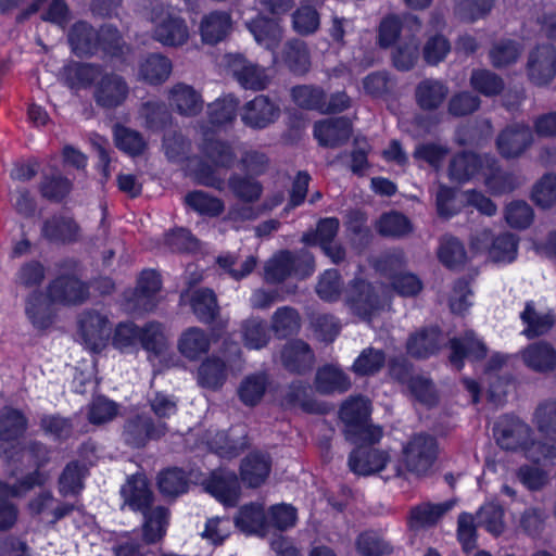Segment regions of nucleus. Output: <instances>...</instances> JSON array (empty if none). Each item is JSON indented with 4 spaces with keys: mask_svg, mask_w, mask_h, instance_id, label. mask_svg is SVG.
<instances>
[{
    "mask_svg": "<svg viewBox=\"0 0 556 556\" xmlns=\"http://www.w3.org/2000/svg\"><path fill=\"white\" fill-rule=\"evenodd\" d=\"M167 430L164 421H154L150 416L140 414L126 420L123 439L131 447H142L150 440L163 437Z\"/></svg>",
    "mask_w": 556,
    "mask_h": 556,
    "instance_id": "f8f14e48",
    "label": "nucleus"
},
{
    "mask_svg": "<svg viewBox=\"0 0 556 556\" xmlns=\"http://www.w3.org/2000/svg\"><path fill=\"white\" fill-rule=\"evenodd\" d=\"M270 468L269 455L260 452L251 453L241 463V480L250 488H257L266 481Z\"/></svg>",
    "mask_w": 556,
    "mask_h": 556,
    "instance_id": "c85d7f7f",
    "label": "nucleus"
},
{
    "mask_svg": "<svg viewBox=\"0 0 556 556\" xmlns=\"http://www.w3.org/2000/svg\"><path fill=\"white\" fill-rule=\"evenodd\" d=\"M48 296L52 303L80 304L89 296L88 287L75 277L63 276L48 287Z\"/></svg>",
    "mask_w": 556,
    "mask_h": 556,
    "instance_id": "a211bd4d",
    "label": "nucleus"
},
{
    "mask_svg": "<svg viewBox=\"0 0 556 556\" xmlns=\"http://www.w3.org/2000/svg\"><path fill=\"white\" fill-rule=\"evenodd\" d=\"M494 155L462 152L454 155L448 164V177L452 181L466 182L475 175L484 173L485 168H492Z\"/></svg>",
    "mask_w": 556,
    "mask_h": 556,
    "instance_id": "2eb2a0df",
    "label": "nucleus"
},
{
    "mask_svg": "<svg viewBox=\"0 0 556 556\" xmlns=\"http://www.w3.org/2000/svg\"><path fill=\"white\" fill-rule=\"evenodd\" d=\"M240 336L244 346L249 350L264 349L270 341L266 321L260 317H249L242 320Z\"/></svg>",
    "mask_w": 556,
    "mask_h": 556,
    "instance_id": "79ce46f5",
    "label": "nucleus"
},
{
    "mask_svg": "<svg viewBox=\"0 0 556 556\" xmlns=\"http://www.w3.org/2000/svg\"><path fill=\"white\" fill-rule=\"evenodd\" d=\"M81 230L76 220L70 216L53 215L41 226V236L49 242L71 244L80 239Z\"/></svg>",
    "mask_w": 556,
    "mask_h": 556,
    "instance_id": "f3484780",
    "label": "nucleus"
},
{
    "mask_svg": "<svg viewBox=\"0 0 556 556\" xmlns=\"http://www.w3.org/2000/svg\"><path fill=\"white\" fill-rule=\"evenodd\" d=\"M452 507V502L417 505L410 509L408 526L414 531L433 527Z\"/></svg>",
    "mask_w": 556,
    "mask_h": 556,
    "instance_id": "c9c22d12",
    "label": "nucleus"
},
{
    "mask_svg": "<svg viewBox=\"0 0 556 556\" xmlns=\"http://www.w3.org/2000/svg\"><path fill=\"white\" fill-rule=\"evenodd\" d=\"M386 364V353L382 350L364 349L354 361L351 370L361 377L374 376L379 372Z\"/></svg>",
    "mask_w": 556,
    "mask_h": 556,
    "instance_id": "6e6d98bb",
    "label": "nucleus"
},
{
    "mask_svg": "<svg viewBox=\"0 0 556 556\" xmlns=\"http://www.w3.org/2000/svg\"><path fill=\"white\" fill-rule=\"evenodd\" d=\"M377 230L381 236L401 238L413 231L409 219L401 213L390 212L380 216Z\"/></svg>",
    "mask_w": 556,
    "mask_h": 556,
    "instance_id": "13d9d810",
    "label": "nucleus"
},
{
    "mask_svg": "<svg viewBox=\"0 0 556 556\" xmlns=\"http://www.w3.org/2000/svg\"><path fill=\"white\" fill-rule=\"evenodd\" d=\"M200 149L203 156L216 167L230 168L237 160L232 146L218 138H205Z\"/></svg>",
    "mask_w": 556,
    "mask_h": 556,
    "instance_id": "ea45409f",
    "label": "nucleus"
},
{
    "mask_svg": "<svg viewBox=\"0 0 556 556\" xmlns=\"http://www.w3.org/2000/svg\"><path fill=\"white\" fill-rule=\"evenodd\" d=\"M420 21L413 14L404 15L403 20L396 15H389L380 23L379 43L387 48L395 42L401 29H407L414 36L420 31Z\"/></svg>",
    "mask_w": 556,
    "mask_h": 556,
    "instance_id": "7c9ffc66",
    "label": "nucleus"
},
{
    "mask_svg": "<svg viewBox=\"0 0 556 556\" xmlns=\"http://www.w3.org/2000/svg\"><path fill=\"white\" fill-rule=\"evenodd\" d=\"M139 342L148 352L161 354L167 348L164 326L159 321L147 323L140 328Z\"/></svg>",
    "mask_w": 556,
    "mask_h": 556,
    "instance_id": "bf43d9fd",
    "label": "nucleus"
},
{
    "mask_svg": "<svg viewBox=\"0 0 556 556\" xmlns=\"http://www.w3.org/2000/svg\"><path fill=\"white\" fill-rule=\"evenodd\" d=\"M299 260L312 262L313 256L307 252L292 253L287 250L278 252L265 266V280L273 283L283 281L298 270Z\"/></svg>",
    "mask_w": 556,
    "mask_h": 556,
    "instance_id": "4be33fe9",
    "label": "nucleus"
},
{
    "mask_svg": "<svg viewBox=\"0 0 556 556\" xmlns=\"http://www.w3.org/2000/svg\"><path fill=\"white\" fill-rule=\"evenodd\" d=\"M340 419L344 424V435L355 445H370L380 441L382 429L369 422L370 403L364 396H351L340 408Z\"/></svg>",
    "mask_w": 556,
    "mask_h": 556,
    "instance_id": "f03ea898",
    "label": "nucleus"
},
{
    "mask_svg": "<svg viewBox=\"0 0 556 556\" xmlns=\"http://www.w3.org/2000/svg\"><path fill=\"white\" fill-rule=\"evenodd\" d=\"M494 433L503 450L522 452L533 463L556 462V443L536 440L533 429L517 416H503L496 422Z\"/></svg>",
    "mask_w": 556,
    "mask_h": 556,
    "instance_id": "f257e3e1",
    "label": "nucleus"
},
{
    "mask_svg": "<svg viewBox=\"0 0 556 556\" xmlns=\"http://www.w3.org/2000/svg\"><path fill=\"white\" fill-rule=\"evenodd\" d=\"M27 427V419L21 410L12 407L0 409V440L9 442L21 437Z\"/></svg>",
    "mask_w": 556,
    "mask_h": 556,
    "instance_id": "864d4df0",
    "label": "nucleus"
},
{
    "mask_svg": "<svg viewBox=\"0 0 556 556\" xmlns=\"http://www.w3.org/2000/svg\"><path fill=\"white\" fill-rule=\"evenodd\" d=\"M268 384L269 377L264 371L248 375L238 387V396L244 405L255 406L262 401Z\"/></svg>",
    "mask_w": 556,
    "mask_h": 556,
    "instance_id": "37998d69",
    "label": "nucleus"
},
{
    "mask_svg": "<svg viewBox=\"0 0 556 556\" xmlns=\"http://www.w3.org/2000/svg\"><path fill=\"white\" fill-rule=\"evenodd\" d=\"M309 386L303 381L291 382L286 389L281 404L286 407H300L307 413L320 412V405L309 396Z\"/></svg>",
    "mask_w": 556,
    "mask_h": 556,
    "instance_id": "a18cd8bd",
    "label": "nucleus"
},
{
    "mask_svg": "<svg viewBox=\"0 0 556 556\" xmlns=\"http://www.w3.org/2000/svg\"><path fill=\"white\" fill-rule=\"evenodd\" d=\"M170 73L172 62L160 54L149 55L139 67V77L151 85L162 84Z\"/></svg>",
    "mask_w": 556,
    "mask_h": 556,
    "instance_id": "8fccbe9b",
    "label": "nucleus"
},
{
    "mask_svg": "<svg viewBox=\"0 0 556 556\" xmlns=\"http://www.w3.org/2000/svg\"><path fill=\"white\" fill-rule=\"evenodd\" d=\"M38 190L42 198L52 201H62L72 190V182L59 173L43 175Z\"/></svg>",
    "mask_w": 556,
    "mask_h": 556,
    "instance_id": "4d7b16f0",
    "label": "nucleus"
},
{
    "mask_svg": "<svg viewBox=\"0 0 556 556\" xmlns=\"http://www.w3.org/2000/svg\"><path fill=\"white\" fill-rule=\"evenodd\" d=\"M205 490L225 506L233 507L240 498L241 488L233 472H214L205 483Z\"/></svg>",
    "mask_w": 556,
    "mask_h": 556,
    "instance_id": "412c9836",
    "label": "nucleus"
},
{
    "mask_svg": "<svg viewBox=\"0 0 556 556\" xmlns=\"http://www.w3.org/2000/svg\"><path fill=\"white\" fill-rule=\"evenodd\" d=\"M523 364L535 372H549L556 368V350L545 341L529 344L520 352Z\"/></svg>",
    "mask_w": 556,
    "mask_h": 556,
    "instance_id": "b1692460",
    "label": "nucleus"
},
{
    "mask_svg": "<svg viewBox=\"0 0 556 556\" xmlns=\"http://www.w3.org/2000/svg\"><path fill=\"white\" fill-rule=\"evenodd\" d=\"M390 460L387 452L376 448H364L358 445L349 457V467L356 475L369 476L381 471Z\"/></svg>",
    "mask_w": 556,
    "mask_h": 556,
    "instance_id": "5701e85b",
    "label": "nucleus"
},
{
    "mask_svg": "<svg viewBox=\"0 0 556 556\" xmlns=\"http://www.w3.org/2000/svg\"><path fill=\"white\" fill-rule=\"evenodd\" d=\"M43 481V476L36 470L27 475L14 485L0 482V531L11 529L17 521L18 517L16 506L8 502V498L22 496L35 485L42 484Z\"/></svg>",
    "mask_w": 556,
    "mask_h": 556,
    "instance_id": "6e6552de",
    "label": "nucleus"
},
{
    "mask_svg": "<svg viewBox=\"0 0 556 556\" xmlns=\"http://www.w3.org/2000/svg\"><path fill=\"white\" fill-rule=\"evenodd\" d=\"M301 328L299 312L290 306L279 307L270 318V330L279 339L296 333Z\"/></svg>",
    "mask_w": 556,
    "mask_h": 556,
    "instance_id": "de8ad7c7",
    "label": "nucleus"
},
{
    "mask_svg": "<svg viewBox=\"0 0 556 556\" xmlns=\"http://www.w3.org/2000/svg\"><path fill=\"white\" fill-rule=\"evenodd\" d=\"M532 422L542 434L556 435V400L540 402L532 414Z\"/></svg>",
    "mask_w": 556,
    "mask_h": 556,
    "instance_id": "052dcab7",
    "label": "nucleus"
},
{
    "mask_svg": "<svg viewBox=\"0 0 556 556\" xmlns=\"http://www.w3.org/2000/svg\"><path fill=\"white\" fill-rule=\"evenodd\" d=\"M283 62L296 75H303L311 67V58L307 46L300 39L289 40L283 48Z\"/></svg>",
    "mask_w": 556,
    "mask_h": 556,
    "instance_id": "49530a36",
    "label": "nucleus"
},
{
    "mask_svg": "<svg viewBox=\"0 0 556 556\" xmlns=\"http://www.w3.org/2000/svg\"><path fill=\"white\" fill-rule=\"evenodd\" d=\"M314 384L316 391L321 394L344 393L352 386L349 375L333 364L317 369Z\"/></svg>",
    "mask_w": 556,
    "mask_h": 556,
    "instance_id": "bb28decb",
    "label": "nucleus"
},
{
    "mask_svg": "<svg viewBox=\"0 0 556 556\" xmlns=\"http://www.w3.org/2000/svg\"><path fill=\"white\" fill-rule=\"evenodd\" d=\"M232 29L231 16L227 12L214 11L204 15L200 23L202 41L216 45L225 40Z\"/></svg>",
    "mask_w": 556,
    "mask_h": 556,
    "instance_id": "cd10ccee",
    "label": "nucleus"
},
{
    "mask_svg": "<svg viewBox=\"0 0 556 556\" xmlns=\"http://www.w3.org/2000/svg\"><path fill=\"white\" fill-rule=\"evenodd\" d=\"M526 73L533 85H548L556 76V48L551 43H543L531 49L527 58Z\"/></svg>",
    "mask_w": 556,
    "mask_h": 556,
    "instance_id": "1a4fd4ad",
    "label": "nucleus"
},
{
    "mask_svg": "<svg viewBox=\"0 0 556 556\" xmlns=\"http://www.w3.org/2000/svg\"><path fill=\"white\" fill-rule=\"evenodd\" d=\"M129 86L125 78L115 73L101 72L93 88L96 104L104 110H113L125 103Z\"/></svg>",
    "mask_w": 556,
    "mask_h": 556,
    "instance_id": "9d476101",
    "label": "nucleus"
},
{
    "mask_svg": "<svg viewBox=\"0 0 556 556\" xmlns=\"http://www.w3.org/2000/svg\"><path fill=\"white\" fill-rule=\"evenodd\" d=\"M167 100L173 111L186 117L199 115L204 106L200 91L186 83L174 84L167 91Z\"/></svg>",
    "mask_w": 556,
    "mask_h": 556,
    "instance_id": "dca6fc26",
    "label": "nucleus"
},
{
    "mask_svg": "<svg viewBox=\"0 0 556 556\" xmlns=\"http://www.w3.org/2000/svg\"><path fill=\"white\" fill-rule=\"evenodd\" d=\"M211 349V338L208 333L200 327H189L185 329L178 340L177 350L188 361H198L201 356L208 353Z\"/></svg>",
    "mask_w": 556,
    "mask_h": 556,
    "instance_id": "393cba45",
    "label": "nucleus"
},
{
    "mask_svg": "<svg viewBox=\"0 0 556 556\" xmlns=\"http://www.w3.org/2000/svg\"><path fill=\"white\" fill-rule=\"evenodd\" d=\"M356 549L362 556H383L392 553V546L379 533L366 531L356 539Z\"/></svg>",
    "mask_w": 556,
    "mask_h": 556,
    "instance_id": "69168bd1",
    "label": "nucleus"
},
{
    "mask_svg": "<svg viewBox=\"0 0 556 556\" xmlns=\"http://www.w3.org/2000/svg\"><path fill=\"white\" fill-rule=\"evenodd\" d=\"M227 187L232 195L245 204L257 202L263 194V185L249 174L232 173L228 180Z\"/></svg>",
    "mask_w": 556,
    "mask_h": 556,
    "instance_id": "f704fd0d",
    "label": "nucleus"
},
{
    "mask_svg": "<svg viewBox=\"0 0 556 556\" xmlns=\"http://www.w3.org/2000/svg\"><path fill=\"white\" fill-rule=\"evenodd\" d=\"M495 143L502 157L518 159L533 144V134L526 124H511L500 131Z\"/></svg>",
    "mask_w": 556,
    "mask_h": 556,
    "instance_id": "4468645a",
    "label": "nucleus"
},
{
    "mask_svg": "<svg viewBox=\"0 0 556 556\" xmlns=\"http://www.w3.org/2000/svg\"><path fill=\"white\" fill-rule=\"evenodd\" d=\"M352 132V125L346 117L319 121L314 125V137L320 146L337 148L346 142Z\"/></svg>",
    "mask_w": 556,
    "mask_h": 556,
    "instance_id": "6ab92c4d",
    "label": "nucleus"
},
{
    "mask_svg": "<svg viewBox=\"0 0 556 556\" xmlns=\"http://www.w3.org/2000/svg\"><path fill=\"white\" fill-rule=\"evenodd\" d=\"M78 333L87 349L99 352L111 337L112 324L101 312L87 309L78 317Z\"/></svg>",
    "mask_w": 556,
    "mask_h": 556,
    "instance_id": "0eeeda50",
    "label": "nucleus"
},
{
    "mask_svg": "<svg viewBox=\"0 0 556 556\" xmlns=\"http://www.w3.org/2000/svg\"><path fill=\"white\" fill-rule=\"evenodd\" d=\"M283 367L293 374L309 371L315 363V356L309 345L302 340L286 343L280 352Z\"/></svg>",
    "mask_w": 556,
    "mask_h": 556,
    "instance_id": "aec40b11",
    "label": "nucleus"
},
{
    "mask_svg": "<svg viewBox=\"0 0 556 556\" xmlns=\"http://www.w3.org/2000/svg\"><path fill=\"white\" fill-rule=\"evenodd\" d=\"M185 202L195 212L210 216H218L225 208L224 202L220 199L201 190L187 193Z\"/></svg>",
    "mask_w": 556,
    "mask_h": 556,
    "instance_id": "e2e57ef3",
    "label": "nucleus"
},
{
    "mask_svg": "<svg viewBox=\"0 0 556 556\" xmlns=\"http://www.w3.org/2000/svg\"><path fill=\"white\" fill-rule=\"evenodd\" d=\"M345 304L358 318L370 321L384 307L378 290L368 281L353 279L344 292Z\"/></svg>",
    "mask_w": 556,
    "mask_h": 556,
    "instance_id": "20e7f679",
    "label": "nucleus"
},
{
    "mask_svg": "<svg viewBox=\"0 0 556 556\" xmlns=\"http://www.w3.org/2000/svg\"><path fill=\"white\" fill-rule=\"evenodd\" d=\"M144 522L142 526L143 539L147 543H154L163 538L168 525V510L156 506L143 510Z\"/></svg>",
    "mask_w": 556,
    "mask_h": 556,
    "instance_id": "603ef678",
    "label": "nucleus"
},
{
    "mask_svg": "<svg viewBox=\"0 0 556 556\" xmlns=\"http://www.w3.org/2000/svg\"><path fill=\"white\" fill-rule=\"evenodd\" d=\"M266 522L263 506L253 503L242 506L235 518L236 527L249 534L263 530Z\"/></svg>",
    "mask_w": 556,
    "mask_h": 556,
    "instance_id": "5fc2aeb1",
    "label": "nucleus"
},
{
    "mask_svg": "<svg viewBox=\"0 0 556 556\" xmlns=\"http://www.w3.org/2000/svg\"><path fill=\"white\" fill-rule=\"evenodd\" d=\"M520 318L522 323L527 325L522 333L529 339L546 333L554 325V315L551 313L536 312L533 302L526 304Z\"/></svg>",
    "mask_w": 556,
    "mask_h": 556,
    "instance_id": "09e8293b",
    "label": "nucleus"
},
{
    "mask_svg": "<svg viewBox=\"0 0 556 556\" xmlns=\"http://www.w3.org/2000/svg\"><path fill=\"white\" fill-rule=\"evenodd\" d=\"M189 304L193 314L202 324L210 325L219 316L220 307L217 296L211 289L201 288L194 290L189 298Z\"/></svg>",
    "mask_w": 556,
    "mask_h": 556,
    "instance_id": "2f4dec72",
    "label": "nucleus"
},
{
    "mask_svg": "<svg viewBox=\"0 0 556 556\" xmlns=\"http://www.w3.org/2000/svg\"><path fill=\"white\" fill-rule=\"evenodd\" d=\"M238 105L239 100L231 94L217 99L207 108L210 122L218 126L231 123L237 116Z\"/></svg>",
    "mask_w": 556,
    "mask_h": 556,
    "instance_id": "680f3d73",
    "label": "nucleus"
},
{
    "mask_svg": "<svg viewBox=\"0 0 556 556\" xmlns=\"http://www.w3.org/2000/svg\"><path fill=\"white\" fill-rule=\"evenodd\" d=\"M225 60L227 71L243 89L262 91L269 86L271 76L266 67L248 60L242 54H227Z\"/></svg>",
    "mask_w": 556,
    "mask_h": 556,
    "instance_id": "39448f33",
    "label": "nucleus"
},
{
    "mask_svg": "<svg viewBox=\"0 0 556 556\" xmlns=\"http://www.w3.org/2000/svg\"><path fill=\"white\" fill-rule=\"evenodd\" d=\"M442 340L438 328L420 329L409 336L406 342L407 353L416 358H427L439 351Z\"/></svg>",
    "mask_w": 556,
    "mask_h": 556,
    "instance_id": "c756f323",
    "label": "nucleus"
},
{
    "mask_svg": "<svg viewBox=\"0 0 556 556\" xmlns=\"http://www.w3.org/2000/svg\"><path fill=\"white\" fill-rule=\"evenodd\" d=\"M68 42L75 54H92L99 47L98 31L88 23L79 21L71 27Z\"/></svg>",
    "mask_w": 556,
    "mask_h": 556,
    "instance_id": "58836bf2",
    "label": "nucleus"
},
{
    "mask_svg": "<svg viewBox=\"0 0 556 556\" xmlns=\"http://www.w3.org/2000/svg\"><path fill=\"white\" fill-rule=\"evenodd\" d=\"M504 510L494 503H488L477 513V526L483 527L491 534L498 536L505 530Z\"/></svg>",
    "mask_w": 556,
    "mask_h": 556,
    "instance_id": "0e129e2a",
    "label": "nucleus"
},
{
    "mask_svg": "<svg viewBox=\"0 0 556 556\" xmlns=\"http://www.w3.org/2000/svg\"><path fill=\"white\" fill-rule=\"evenodd\" d=\"M227 367L225 362L211 356L205 358L198 368V383L208 390H218L227 380Z\"/></svg>",
    "mask_w": 556,
    "mask_h": 556,
    "instance_id": "a19ab883",
    "label": "nucleus"
},
{
    "mask_svg": "<svg viewBox=\"0 0 556 556\" xmlns=\"http://www.w3.org/2000/svg\"><path fill=\"white\" fill-rule=\"evenodd\" d=\"M438 454V442L432 435L415 434L404 444L401 464L394 466L393 476L401 477L404 472L403 466L406 471L417 477L427 476L431 471Z\"/></svg>",
    "mask_w": 556,
    "mask_h": 556,
    "instance_id": "7ed1b4c3",
    "label": "nucleus"
},
{
    "mask_svg": "<svg viewBox=\"0 0 556 556\" xmlns=\"http://www.w3.org/2000/svg\"><path fill=\"white\" fill-rule=\"evenodd\" d=\"M450 348L452 350L450 362L458 370L463 367L465 357L481 359L488 352L485 344L476 338L473 331H466L463 337L453 338L450 341Z\"/></svg>",
    "mask_w": 556,
    "mask_h": 556,
    "instance_id": "a878e982",
    "label": "nucleus"
},
{
    "mask_svg": "<svg viewBox=\"0 0 556 556\" xmlns=\"http://www.w3.org/2000/svg\"><path fill=\"white\" fill-rule=\"evenodd\" d=\"M114 140L118 149L132 156L143 153L147 148V142L140 132L124 126L115 127Z\"/></svg>",
    "mask_w": 556,
    "mask_h": 556,
    "instance_id": "338daca9",
    "label": "nucleus"
},
{
    "mask_svg": "<svg viewBox=\"0 0 556 556\" xmlns=\"http://www.w3.org/2000/svg\"><path fill=\"white\" fill-rule=\"evenodd\" d=\"M161 285V278L156 271L143 270L135 291L127 299V309L132 313L153 311L159 303Z\"/></svg>",
    "mask_w": 556,
    "mask_h": 556,
    "instance_id": "ddd939ff",
    "label": "nucleus"
},
{
    "mask_svg": "<svg viewBox=\"0 0 556 556\" xmlns=\"http://www.w3.org/2000/svg\"><path fill=\"white\" fill-rule=\"evenodd\" d=\"M256 42L268 50H275L283 38L282 27L276 20L257 16L248 23Z\"/></svg>",
    "mask_w": 556,
    "mask_h": 556,
    "instance_id": "72a5a7b5",
    "label": "nucleus"
},
{
    "mask_svg": "<svg viewBox=\"0 0 556 556\" xmlns=\"http://www.w3.org/2000/svg\"><path fill=\"white\" fill-rule=\"evenodd\" d=\"M448 88L435 79H425L420 81L415 91L417 104L427 111L438 109L445 100Z\"/></svg>",
    "mask_w": 556,
    "mask_h": 556,
    "instance_id": "c03bdc74",
    "label": "nucleus"
},
{
    "mask_svg": "<svg viewBox=\"0 0 556 556\" xmlns=\"http://www.w3.org/2000/svg\"><path fill=\"white\" fill-rule=\"evenodd\" d=\"M280 106L268 96L258 94L240 109V118L251 129H264L280 116Z\"/></svg>",
    "mask_w": 556,
    "mask_h": 556,
    "instance_id": "9b49d317",
    "label": "nucleus"
},
{
    "mask_svg": "<svg viewBox=\"0 0 556 556\" xmlns=\"http://www.w3.org/2000/svg\"><path fill=\"white\" fill-rule=\"evenodd\" d=\"M151 21L154 24L153 38L164 46L178 47L189 39V29L186 22L162 5L152 11Z\"/></svg>",
    "mask_w": 556,
    "mask_h": 556,
    "instance_id": "423d86ee",
    "label": "nucleus"
},
{
    "mask_svg": "<svg viewBox=\"0 0 556 556\" xmlns=\"http://www.w3.org/2000/svg\"><path fill=\"white\" fill-rule=\"evenodd\" d=\"M101 72L98 65L73 62L63 68L62 76L71 89L79 90L94 86Z\"/></svg>",
    "mask_w": 556,
    "mask_h": 556,
    "instance_id": "e433bc0d",
    "label": "nucleus"
},
{
    "mask_svg": "<svg viewBox=\"0 0 556 556\" xmlns=\"http://www.w3.org/2000/svg\"><path fill=\"white\" fill-rule=\"evenodd\" d=\"M122 496L125 503L134 510H146L152 503V492L143 476H132L122 486Z\"/></svg>",
    "mask_w": 556,
    "mask_h": 556,
    "instance_id": "4c0bfd02",
    "label": "nucleus"
},
{
    "mask_svg": "<svg viewBox=\"0 0 556 556\" xmlns=\"http://www.w3.org/2000/svg\"><path fill=\"white\" fill-rule=\"evenodd\" d=\"M140 117L150 129H161L170 119V114L165 103L161 101H147L139 110Z\"/></svg>",
    "mask_w": 556,
    "mask_h": 556,
    "instance_id": "774afa93",
    "label": "nucleus"
},
{
    "mask_svg": "<svg viewBox=\"0 0 556 556\" xmlns=\"http://www.w3.org/2000/svg\"><path fill=\"white\" fill-rule=\"evenodd\" d=\"M470 87L484 97H496L505 88L503 78L496 73L485 68L472 70L469 78Z\"/></svg>",
    "mask_w": 556,
    "mask_h": 556,
    "instance_id": "3c124183",
    "label": "nucleus"
},
{
    "mask_svg": "<svg viewBox=\"0 0 556 556\" xmlns=\"http://www.w3.org/2000/svg\"><path fill=\"white\" fill-rule=\"evenodd\" d=\"M483 177L485 187L494 195L513 192L525 182L523 178L515 173L502 170L495 156L494 165L484 169Z\"/></svg>",
    "mask_w": 556,
    "mask_h": 556,
    "instance_id": "473e14b6",
    "label": "nucleus"
}]
</instances>
